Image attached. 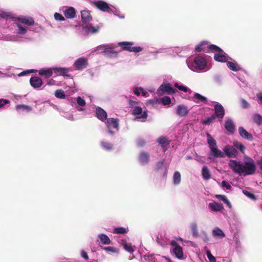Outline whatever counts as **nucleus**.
Here are the masks:
<instances>
[{"mask_svg":"<svg viewBox=\"0 0 262 262\" xmlns=\"http://www.w3.org/2000/svg\"><path fill=\"white\" fill-rule=\"evenodd\" d=\"M229 166L234 173L239 176L252 175L256 171V165L254 160L251 158L244 163L231 160L229 162Z\"/></svg>","mask_w":262,"mask_h":262,"instance_id":"1","label":"nucleus"},{"mask_svg":"<svg viewBox=\"0 0 262 262\" xmlns=\"http://www.w3.org/2000/svg\"><path fill=\"white\" fill-rule=\"evenodd\" d=\"M132 41H122L118 42V46H120L123 51H128L134 53L140 52L142 51L143 48L141 47H132L134 45Z\"/></svg>","mask_w":262,"mask_h":262,"instance_id":"2","label":"nucleus"},{"mask_svg":"<svg viewBox=\"0 0 262 262\" xmlns=\"http://www.w3.org/2000/svg\"><path fill=\"white\" fill-rule=\"evenodd\" d=\"M176 91L169 83H163L158 88L157 94L158 95H162L163 93L170 95L175 93Z\"/></svg>","mask_w":262,"mask_h":262,"instance_id":"3","label":"nucleus"},{"mask_svg":"<svg viewBox=\"0 0 262 262\" xmlns=\"http://www.w3.org/2000/svg\"><path fill=\"white\" fill-rule=\"evenodd\" d=\"M194 66L200 70L204 69L206 67V59L202 56H196L194 59Z\"/></svg>","mask_w":262,"mask_h":262,"instance_id":"4","label":"nucleus"},{"mask_svg":"<svg viewBox=\"0 0 262 262\" xmlns=\"http://www.w3.org/2000/svg\"><path fill=\"white\" fill-rule=\"evenodd\" d=\"M74 64L76 70H82L86 68L88 64V60L84 57L79 58L75 61Z\"/></svg>","mask_w":262,"mask_h":262,"instance_id":"5","label":"nucleus"},{"mask_svg":"<svg viewBox=\"0 0 262 262\" xmlns=\"http://www.w3.org/2000/svg\"><path fill=\"white\" fill-rule=\"evenodd\" d=\"M224 151L229 158H235L238 155V152L234 146L226 145L224 147Z\"/></svg>","mask_w":262,"mask_h":262,"instance_id":"6","label":"nucleus"},{"mask_svg":"<svg viewBox=\"0 0 262 262\" xmlns=\"http://www.w3.org/2000/svg\"><path fill=\"white\" fill-rule=\"evenodd\" d=\"M132 114L134 115H140L137 117V119H146L147 118V111L143 112L142 108L140 106L135 107L132 111Z\"/></svg>","mask_w":262,"mask_h":262,"instance_id":"7","label":"nucleus"},{"mask_svg":"<svg viewBox=\"0 0 262 262\" xmlns=\"http://www.w3.org/2000/svg\"><path fill=\"white\" fill-rule=\"evenodd\" d=\"M238 133L239 135L245 139L250 141L253 140L252 135L248 133L243 127H239Z\"/></svg>","mask_w":262,"mask_h":262,"instance_id":"8","label":"nucleus"},{"mask_svg":"<svg viewBox=\"0 0 262 262\" xmlns=\"http://www.w3.org/2000/svg\"><path fill=\"white\" fill-rule=\"evenodd\" d=\"M30 83L31 85L34 89L40 88L42 84V79L38 77H32L30 79Z\"/></svg>","mask_w":262,"mask_h":262,"instance_id":"9","label":"nucleus"},{"mask_svg":"<svg viewBox=\"0 0 262 262\" xmlns=\"http://www.w3.org/2000/svg\"><path fill=\"white\" fill-rule=\"evenodd\" d=\"M96 117L101 121H103L107 119L106 112L100 107H97L96 110Z\"/></svg>","mask_w":262,"mask_h":262,"instance_id":"10","label":"nucleus"},{"mask_svg":"<svg viewBox=\"0 0 262 262\" xmlns=\"http://www.w3.org/2000/svg\"><path fill=\"white\" fill-rule=\"evenodd\" d=\"M214 111L215 115L219 118L222 119L225 115V110L223 106L220 104H216L214 105Z\"/></svg>","mask_w":262,"mask_h":262,"instance_id":"11","label":"nucleus"},{"mask_svg":"<svg viewBox=\"0 0 262 262\" xmlns=\"http://www.w3.org/2000/svg\"><path fill=\"white\" fill-rule=\"evenodd\" d=\"M94 5L97 8L103 12H106L110 9L108 4L104 1H98L95 2Z\"/></svg>","mask_w":262,"mask_h":262,"instance_id":"12","label":"nucleus"},{"mask_svg":"<svg viewBox=\"0 0 262 262\" xmlns=\"http://www.w3.org/2000/svg\"><path fill=\"white\" fill-rule=\"evenodd\" d=\"M177 114L180 117H184L188 115L189 110L188 107L184 105H179L177 106Z\"/></svg>","mask_w":262,"mask_h":262,"instance_id":"13","label":"nucleus"},{"mask_svg":"<svg viewBox=\"0 0 262 262\" xmlns=\"http://www.w3.org/2000/svg\"><path fill=\"white\" fill-rule=\"evenodd\" d=\"M81 20L83 23H87L92 19L90 12L88 10H82L81 11Z\"/></svg>","mask_w":262,"mask_h":262,"instance_id":"14","label":"nucleus"},{"mask_svg":"<svg viewBox=\"0 0 262 262\" xmlns=\"http://www.w3.org/2000/svg\"><path fill=\"white\" fill-rule=\"evenodd\" d=\"M53 71V68L42 69L39 71V75L44 76L46 78H49L52 76Z\"/></svg>","mask_w":262,"mask_h":262,"instance_id":"15","label":"nucleus"},{"mask_svg":"<svg viewBox=\"0 0 262 262\" xmlns=\"http://www.w3.org/2000/svg\"><path fill=\"white\" fill-rule=\"evenodd\" d=\"M53 70L55 73H57L59 75L67 76L68 77L70 76V75L68 74L69 72V69L68 68H54Z\"/></svg>","mask_w":262,"mask_h":262,"instance_id":"16","label":"nucleus"},{"mask_svg":"<svg viewBox=\"0 0 262 262\" xmlns=\"http://www.w3.org/2000/svg\"><path fill=\"white\" fill-rule=\"evenodd\" d=\"M208 45L207 41H202L200 44L195 46V49L198 52H208Z\"/></svg>","mask_w":262,"mask_h":262,"instance_id":"17","label":"nucleus"},{"mask_svg":"<svg viewBox=\"0 0 262 262\" xmlns=\"http://www.w3.org/2000/svg\"><path fill=\"white\" fill-rule=\"evenodd\" d=\"M17 20L28 26H33L34 24V20L33 18L29 17H19Z\"/></svg>","mask_w":262,"mask_h":262,"instance_id":"18","label":"nucleus"},{"mask_svg":"<svg viewBox=\"0 0 262 262\" xmlns=\"http://www.w3.org/2000/svg\"><path fill=\"white\" fill-rule=\"evenodd\" d=\"M118 52H116L111 48L105 49L103 51L104 56L110 58H116L118 57Z\"/></svg>","mask_w":262,"mask_h":262,"instance_id":"19","label":"nucleus"},{"mask_svg":"<svg viewBox=\"0 0 262 262\" xmlns=\"http://www.w3.org/2000/svg\"><path fill=\"white\" fill-rule=\"evenodd\" d=\"M139 160L142 164H147L149 161V154L146 152H142L139 157Z\"/></svg>","mask_w":262,"mask_h":262,"instance_id":"20","label":"nucleus"},{"mask_svg":"<svg viewBox=\"0 0 262 262\" xmlns=\"http://www.w3.org/2000/svg\"><path fill=\"white\" fill-rule=\"evenodd\" d=\"M172 252L175 254L176 256L180 259L183 258V252L182 248L180 246H177L174 247L172 250Z\"/></svg>","mask_w":262,"mask_h":262,"instance_id":"21","label":"nucleus"},{"mask_svg":"<svg viewBox=\"0 0 262 262\" xmlns=\"http://www.w3.org/2000/svg\"><path fill=\"white\" fill-rule=\"evenodd\" d=\"M64 15L67 18H73L76 15V11L73 7H70L64 11Z\"/></svg>","mask_w":262,"mask_h":262,"instance_id":"22","label":"nucleus"},{"mask_svg":"<svg viewBox=\"0 0 262 262\" xmlns=\"http://www.w3.org/2000/svg\"><path fill=\"white\" fill-rule=\"evenodd\" d=\"M209 207L214 211H220L224 209L222 204L214 202L209 204Z\"/></svg>","mask_w":262,"mask_h":262,"instance_id":"23","label":"nucleus"},{"mask_svg":"<svg viewBox=\"0 0 262 262\" xmlns=\"http://www.w3.org/2000/svg\"><path fill=\"white\" fill-rule=\"evenodd\" d=\"M158 142L161 145L165 151L169 144V141L165 137H160L158 139Z\"/></svg>","mask_w":262,"mask_h":262,"instance_id":"24","label":"nucleus"},{"mask_svg":"<svg viewBox=\"0 0 262 262\" xmlns=\"http://www.w3.org/2000/svg\"><path fill=\"white\" fill-rule=\"evenodd\" d=\"M211 155L215 158H223L225 157V154L221 150H219L217 147L215 148H211Z\"/></svg>","mask_w":262,"mask_h":262,"instance_id":"25","label":"nucleus"},{"mask_svg":"<svg viewBox=\"0 0 262 262\" xmlns=\"http://www.w3.org/2000/svg\"><path fill=\"white\" fill-rule=\"evenodd\" d=\"M107 123L108 126H112L114 128H118L119 127V120L113 118H110L107 119Z\"/></svg>","mask_w":262,"mask_h":262,"instance_id":"26","label":"nucleus"},{"mask_svg":"<svg viewBox=\"0 0 262 262\" xmlns=\"http://www.w3.org/2000/svg\"><path fill=\"white\" fill-rule=\"evenodd\" d=\"M222 53H219L214 54V59L219 62H226L228 58L226 54H221Z\"/></svg>","mask_w":262,"mask_h":262,"instance_id":"27","label":"nucleus"},{"mask_svg":"<svg viewBox=\"0 0 262 262\" xmlns=\"http://www.w3.org/2000/svg\"><path fill=\"white\" fill-rule=\"evenodd\" d=\"M194 100L193 101H195L196 103H200L202 102L204 103H206L207 101V99L206 97L202 96L201 94L199 93H195L194 94Z\"/></svg>","mask_w":262,"mask_h":262,"instance_id":"28","label":"nucleus"},{"mask_svg":"<svg viewBox=\"0 0 262 262\" xmlns=\"http://www.w3.org/2000/svg\"><path fill=\"white\" fill-rule=\"evenodd\" d=\"M202 175L203 178L205 180H208L210 179V178H211L210 172V171H209L208 168L207 166H204L202 168Z\"/></svg>","mask_w":262,"mask_h":262,"instance_id":"29","label":"nucleus"},{"mask_svg":"<svg viewBox=\"0 0 262 262\" xmlns=\"http://www.w3.org/2000/svg\"><path fill=\"white\" fill-rule=\"evenodd\" d=\"M212 235L215 237H219L223 238L225 236V233L219 228L216 227L212 230Z\"/></svg>","mask_w":262,"mask_h":262,"instance_id":"30","label":"nucleus"},{"mask_svg":"<svg viewBox=\"0 0 262 262\" xmlns=\"http://www.w3.org/2000/svg\"><path fill=\"white\" fill-rule=\"evenodd\" d=\"M207 142L208 143L209 147L210 149H211V148H215L217 147L215 140L212 138V137L209 134H207Z\"/></svg>","mask_w":262,"mask_h":262,"instance_id":"31","label":"nucleus"},{"mask_svg":"<svg viewBox=\"0 0 262 262\" xmlns=\"http://www.w3.org/2000/svg\"><path fill=\"white\" fill-rule=\"evenodd\" d=\"M225 128L230 133H233L234 130V125L231 120H228L226 121L225 124Z\"/></svg>","mask_w":262,"mask_h":262,"instance_id":"32","label":"nucleus"},{"mask_svg":"<svg viewBox=\"0 0 262 262\" xmlns=\"http://www.w3.org/2000/svg\"><path fill=\"white\" fill-rule=\"evenodd\" d=\"M99 239L102 244L104 245H108L111 243V240L105 234H100L99 235Z\"/></svg>","mask_w":262,"mask_h":262,"instance_id":"33","label":"nucleus"},{"mask_svg":"<svg viewBox=\"0 0 262 262\" xmlns=\"http://www.w3.org/2000/svg\"><path fill=\"white\" fill-rule=\"evenodd\" d=\"M234 148L239 149L242 153L244 154L245 150V147L240 142L237 141H235L233 143Z\"/></svg>","mask_w":262,"mask_h":262,"instance_id":"34","label":"nucleus"},{"mask_svg":"<svg viewBox=\"0 0 262 262\" xmlns=\"http://www.w3.org/2000/svg\"><path fill=\"white\" fill-rule=\"evenodd\" d=\"M191 230L192 235L194 237H196L198 236L199 232H198V226H197V224L195 223H191Z\"/></svg>","mask_w":262,"mask_h":262,"instance_id":"35","label":"nucleus"},{"mask_svg":"<svg viewBox=\"0 0 262 262\" xmlns=\"http://www.w3.org/2000/svg\"><path fill=\"white\" fill-rule=\"evenodd\" d=\"M227 66L229 69L233 71H238L240 70V68L236 65L234 62L231 61H227Z\"/></svg>","mask_w":262,"mask_h":262,"instance_id":"36","label":"nucleus"},{"mask_svg":"<svg viewBox=\"0 0 262 262\" xmlns=\"http://www.w3.org/2000/svg\"><path fill=\"white\" fill-rule=\"evenodd\" d=\"M54 95L56 98H60V99H64L66 98L65 93L61 89H59V90L55 91V92L54 93Z\"/></svg>","mask_w":262,"mask_h":262,"instance_id":"37","label":"nucleus"},{"mask_svg":"<svg viewBox=\"0 0 262 262\" xmlns=\"http://www.w3.org/2000/svg\"><path fill=\"white\" fill-rule=\"evenodd\" d=\"M181 181V177L180 173L177 171H175L173 174V183L175 184H179L180 183Z\"/></svg>","mask_w":262,"mask_h":262,"instance_id":"38","label":"nucleus"},{"mask_svg":"<svg viewBox=\"0 0 262 262\" xmlns=\"http://www.w3.org/2000/svg\"><path fill=\"white\" fill-rule=\"evenodd\" d=\"M208 52L210 50H212L219 53H223V50L215 45H208Z\"/></svg>","mask_w":262,"mask_h":262,"instance_id":"39","label":"nucleus"},{"mask_svg":"<svg viewBox=\"0 0 262 262\" xmlns=\"http://www.w3.org/2000/svg\"><path fill=\"white\" fill-rule=\"evenodd\" d=\"M252 119L254 122L257 125L262 124V116L261 115L257 114H254L252 117Z\"/></svg>","mask_w":262,"mask_h":262,"instance_id":"40","label":"nucleus"},{"mask_svg":"<svg viewBox=\"0 0 262 262\" xmlns=\"http://www.w3.org/2000/svg\"><path fill=\"white\" fill-rule=\"evenodd\" d=\"M101 145L104 149L107 150L112 149L113 147V145L112 143L105 141H102L101 142Z\"/></svg>","mask_w":262,"mask_h":262,"instance_id":"41","label":"nucleus"},{"mask_svg":"<svg viewBox=\"0 0 262 262\" xmlns=\"http://www.w3.org/2000/svg\"><path fill=\"white\" fill-rule=\"evenodd\" d=\"M174 86L176 88H178L179 90L183 91L184 92H188L189 93H191L192 92L187 87L183 86V85H180L178 83H176L174 84Z\"/></svg>","mask_w":262,"mask_h":262,"instance_id":"42","label":"nucleus"},{"mask_svg":"<svg viewBox=\"0 0 262 262\" xmlns=\"http://www.w3.org/2000/svg\"><path fill=\"white\" fill-rule=\"evenodd\" d=\"M128 230L124 227H118L114 229V233L116 234H124L127 232Z\"/></svg>","mask_w":262,"mask_h":262,"instance_id":"43","label":"nucleus"},{"mask_svg":"<svg viewBox=\"0 0 262 262\" xmlns=\"http://www.w3.org/2000/svg\"><path fill=\"white\" fill-rule=\"evenodd\" d=\"M123 246L124 249L129 252H133L135 251L131 244L125 243L123 244Z\"/></svg>","mask_w":262,"mask_h":262,"instance_id":"44","label":"nucleus"},{"mask_svg":"<svg viewBox=\"0 0 262 262\" xmlns=\"http://www.w3.org/2000/svg\"><path fill=\"white\" fill-rule=\"evenodd\" d=\"M243 193L245 195H246L247 197H248L249 198H250V199L252 200H256V196L253 193L246 190H243Z\"/></svg>","mask_w":262,"mask_h":262,"instance_id":"45","label":"nucleus"},{"mask_svg":"<svg viewBox=\"0 0 262 262\" xmlns=\"http://www.w3.org/2000/svg\"><path fill=\"white\" fill-rule=\"evenodd\" d=\"M161 101L163 105H166L170 104L171 99L169 97L164 96L161 99Z\"/></svg>","mask_w":262,"mask_h":262,"instance_id":"46","label":"nucleus"},{"mask_svg":"<svg viewBox=\"0 0 262 262\" xmlns=\"http://www.w3.org/2000/svg\"><path fill=\"white\" fill-rule=\"evenodd\" d=\"M215 116L213 115L211 116L210 117L207 118L205 120H204L203 121V124H205V125H209L212 122V121L213 120L215 119Z\"/></svg>","mask_w":262,"mask_h":262,"instance_id":"47","label":"nucleus"},{"mask_svg":"<svg viewBox=\"0 0 262 262\" xmlns=\"http://www.w3.org/2000/svg\"><path fill=\"white\" fill-rule=\"evenodd\" d=\"M17 27L18 28V33L19 34H25L27 32V29L23 27L21 25L17 24Z\"/></svg>","mask_w":262,"mask_h":262,"instance_id":"48","label":"nucleus"},{"mask_svg":"<svg viewBox=\"0 0 262 262\" xmlns=\"http://www.w3.org/2000/svg\"><path fill=\"white\" fill-rule=\"evenodd\" d=\"M165 160L163 159L161 161L158 162L156 164V169L158 171L161 169L164 166Z\"/></svg>","mask_w":262,"mask_h":262,"instance_id":"49","label":"nucleus"},{"mask_svg":"<svg viewBox=\"0 0 262 262\" xmlns=\"http://www.w3.org/2000/svg\"><path fill=\"white\" fill-rule=\"evenodd\" d=\"M206 255L208 257V258L210 262H215L216 259L214 256H213L211 252L209 250L207 251L206 252Z\"/></svg>","mask_w":262,"mask_h":262,"instance_id":"50","label":"nucleus"},{"mask_svg":"<svg viewBox=\"0 0 262 262\" xmlns=\"http://www.w3.org/2000/svg\"><path fill=\"white\" fill-rule=\"evenodd\" d=\"M77 103L81 106H84L86 103L85 100L80 96L78 97L77 98Z\"/></svg>","mask_w":262,"mask_h":262,"instance_id":"51","label":"nucleus"},{"mask_svg":"<svg viewBox=\"0 0 262 262\" xmlns=\"http://www.w3.org/2000/svg\"><path fill=\"white\" fill-rule=\"evenodd\" d=\"M54 18L56 20L59 21H63L65 20L64 17L58 13H55L54 14Z\"/></svg>","mask_w":262,"mask_h":262,"instance_id":"52","label":"nucleus"},{"mask_svg":"<svg viewBox=\"0 0 262 262\" xmlns=\"http://www.w3.org/2000/svg\"><path fill=\"white\" fill-rule=\"evenodd\" d=\"M241 105L242 107L244 108H247L250 106L249 103L245 99H244L241 100Z\"/></svg>","mask_w":262,"mask_h":262,"instance_id":"53","label":"nucleus"},{"mask_svg":"<svg viewBox=\"0 0 262 262\" xmlns=\"http://www.w3.org/2000/svg\"><path fill=\"white\" fill-rule=\"evenodd\" d=\"M222 187H225L227 190H230L231 189V186L230 183H227L226 181H223L222 182Z\"/></svg>","mask_w":262,"mask_h":262,"instance_id":"54","label":"nucleus"},{"mask_svg":"<svg viewBox=\"0 0 262 262\" xmlns=\"http://www.w3.org/2000/svg\"><path fill=\"white\" fill-rule=\"evenodd\" d=\"M36 71H37V70H29L24 71L21 72L20 73H19L18 74V76H24V75H26L27 74L33 73V72H35Z\"/></svg>","mask_w":262,"mask_h":262,"instance_id":"55","label":"nucleus"},{"mask_svg":"<svg viewBox=\"0 0 262 262\" xmlns=\"http://www.w3.org/2000/svg\"><path fill=\"white\" fill-rule=\"evenodd\" d=\"M215 197L217 199L222 200L224 203L228 200L227 198L225 195H224L216 194V195H215Z\"/></svg>","mask_w":262,"mask_h":262,"instance_id":"56","label":"nucleus"},{"mask_svg":"<svg viewBox=\"0 0 262 262\" xmlns=\"http://www.w3.org/2000/svg\"><path fill=\"white\" fill-rule=\"evenodd\" d=\"M9 100L0 99V107H3L5 105L9 103Z\"/></svg>","mask_w":262,"mask_h":262,"instance_id":"57","label":"nucleus"},{"mask_svg":"<svg viewBox=\"0 0 262 262\" xmlns=\"http://www.w3.org/2000/svg\"><path fill=\"white\" fill-rule=\"evenodd\" d=\"M104 250L106 252H111L113 253L117 252L116 249L113 247H104Z\"/></svg>","mask_w":262,"mask_h":262,"instance_id":"58","label":"nucleus"},{"mask_svg":"<svg viewBox=\"0 0 262 262\" xmlns=\"http://www.w3.org/2000/svg\"><path fill=\"white\" fill-rule=\"evenodd\" d=\"M10 16V14L5 12H2L0 13V17L3 18L7 19Z\"/></svg>","mask_w":262,"mask_h":262,"instance_id":"59","label":"nucleus"},{"mask_svg":"<svg viewBox=\"0 0 262 262\" xmlns=\"http://www.w3.org/2000/svg\"><path fill=\"white\" fill-rule=\"evenodd\" d=\"M89 29L91 31L92 33H95L98 31L99 28L98 27H93L90 26Z\"/></svg>","mask_w":262,"mask_h":262,"instance_id":"60","label":"nucleus"},{"mask_svg":"<svg viewBox=\"0 0 262 262\" xmlns=\"http://www.w3.org/2000/svg\"><path fill=\"white\" fill-rule=\"evenodd\" d=\"M81 256L86 260H88L89 258L87 253L84 250L81 251Z\"/></svg>","mask_w":262,"mask_h":262,"instance_id":"61","label":"nucleus"},{"mask_svg":"<svg viewBox=\"0 0 262 262\" xmlns=\"http://www.w3.org/2000/svg\"><path fill=\"white\" fill-rule=\"evenodd\" d=\"M143 90V89L142 88H136L135 90H134V93L135 95H136L137 96H139L140 95V93H141V91Z\"/></svg>","mask_w":262,"mask_h":262,"instance_id":"62","label":"nucleus"},{"mask_svg":"<svg viewBox=\"0 0 262 262\" xmlns=\"http://www.w3.org/2000/svg\"><path fill=\"white\" fill-rule=\"evenodd\" d=\"M137 144L138 146L142 147L145 145V142L143 140L140 139L137 141Z\"/></svg>","mask_w":262,"mask_h":262,"instance_id":"63","label":"nucleus"},{"mask_svg":"<svg viewBox=\"0 0 262 262\" xmlns=\"http://www.w3.org/2000/svg\"><path fill=\"white\" fill-rule=\"evenodd\" d=\"M128 103L129 105L132 107L134 106L135 104L138 103V102L132 100L131 99H128Z\"/></svg>","mask_w":262,"mask_h":262,"instance_id":"64","label":"nucleus"}]
</instances>
